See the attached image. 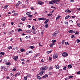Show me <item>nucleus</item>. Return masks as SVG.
I'll list each match as a JSON object with an SVG mask.
<instances>
[{
    "instance_id": "f257e3e1",
    "label": "nucleus",
    "mask_w": 80,
    "mask_h": 80,
    "mask_svg": "<svg viewBox=\"0 0 80 80\" xmlns=\"http://www.w3.org/2000/svg\"><path fill=\"white\" fill-rule=\"evenodd\" d=\"M59 3H60V2H59L58 0H52L50 2L49 4H50L51 5H53L54 3L57 4Z\"/></svg>"
},
{
    "instance_id": "f03ea898",
    "label": "nucleus",
    "mask_w": 80,
    "mask_h": 80,
    "mask_svg": "<svg viewBox=\"0 0 80 80\" xmlns=\"http://www.w3.org/2000/svg\"><path fill=\"white\" fill-rule=\"evenodd\" d=\"M58 34V31H56L52 34V37H56V36H57Z\"/></svg>"
},
{
    "instance_id": "7ed1b4c3",
    "label": "nucleus",
    "mask_w": 80,
    "mask_h": 80,
    "mask_svg": "<svg viewBox=\"0 0 80 80\" xmlns=\"http://www.w3.org/2000/svg\"><path fill=\"white\" fill-rule=\"evenodd\" d=\"M48 69V67L45 66L42 68H40V70H46Z\"/></svg>"
},
{
    "instance_id": "20e7f679",
    "label": "nucleus",
    "mask_w": 80,
    "mask_h": 80,
    "mask_svg": "<svg viewBox=\"0 0 80 80\" xmlns=\"http://www.w3.org/2000/svg\"><path fill=\"white\" fill-rule=\"evenodd\" d=\"M68 55V53L66 52H64L62 53V56L64 57H67Z\"/></svg>"
},
{
    "instance_id": "39448f33",
    "label": "nucleus",
    "mask_w": 80,
    "mask_h": 80,
    "mask_svg": "<svg viewBox=\"0 0 80 80\" xmlns=\"http://www.w3.org/2000/svg\"><path fill=\"white\" fill-rule=\"evenodd\" d=\"M12 58L14 59L15 61H17V59L18 58V56H13L12 57Z\"/></svg>"
},
{
    "instance_id": "423d86ee",
    "label": "nucleus",
    "mask_w": 80,
    "mask_h": 80,
    "mask_svg": "<svg viewBox=\"0 0 80 80\" xmlns=\"http://www.w3.org/2000/svg\"><path fill=\"white\" fill-rule=\"evenodd\" d=\"M53 58H58V56L57 55V54H54V55L53 56Z\"/></svg>"
},
{
    "instance_id": "0eeeda50",
    "label": "nucleus",
    "mask_w": 80,
    "mask_h": 80,
    "mask_svg": "<svg viewBox=\"0 0 80 80\" xmlns=\"http://www.w3.org/2000/svg\"><path fill=\"white\" fill-rule=\"evenodd\" d=\"M46 18H38V20H46Z\"/></svg>"
},
{
    "instance_id": "6e6552de",
    "label": "nucleus",
    "mask_w": 80,
    "mask_h": 80,
    "mask_svg": "<svg viewBox=\"0 0 80 80\" xmlns=\"http://www.w3.org/2000/svg\"><path fill=\"white\" fill-rule=\"evenodd\" d=\"M48 75L47 74H45L42 77V78H46V77H48Z\"/></svg>"
},
{
    "instance_id": "1a4fd4ad",
    "label": "nucleus",
    "mask_w": 80,
    "mask_h": 80,
    "mask_svg": "<svg viewBox=\"0 0 80 80\" xmlns=\"http://www.w3.org/2000/svg\"><path fill=\"white\" fill-rule=\"evenodd\" d=\"M38 4H39V5H42L44 3V2H42L41 1H39L38 2Z\"/></svg>"
},
{
    "instance_id": "9d476101",
    "label": "nucleus",
    "mask_w": 80,
    "mask_h": 80,
    "mask_svg": "<svg viewBox=\"0 0 80 80\" xmlns=\"http://www.w3.org/2000/svg\"><path fill=\"white\" fill-rule=\"evenodd\" d=\"M44 71H41L39 72V75H41V76H42V74L43 73H44Z\"/></svg>"
},
{
    "instance_id": "9b49d317",
    "label": "nucleus",
    "mask_w": 80,
    "mask_h": 80,
    "mask_svg": "<svg viewBox=\"0 0 80 80\" xmlns=\"http://www.w3.org/2000/svg\"><path fill=\"white\" fill-rule=\"evenodd\" d=\"M26 18H26V17H24L22 18L21 20L22 21H25V19H26Z\"/></svg>"
},
{
    "instance_id": "f8f14e48",
    "label": "nucleus",
    "mask_w": 80,
    "mask_h": 80,
    "mask_svg": "<svg viewBox=\"0 0 80 80\" xmlns=\"http://www.w3.org/2000/svg\"><path fill=\"white\" fill-rule=\"evenodd\" d=\"M8 5L7 4L4 6L3 8H4V9H7V8H8Z\"/></svg>"
},
{
    "instance_id": "ddd939ff",
    "label": "nucleus",
    "mask_w": 80,
    "mask_h": 80,
    "mask_svg": "<svg viewBox=\"0 0 80 80\" xmlns=\"http://www.w3.org/2000/svg\"><path fill=\"white\" fill-rule=\"evenodd\" d=\"M65 12L66 13H68H68H71V11L67 9L65 11Z\"/></svg>"
},
{
    "instance_id": "4468645a",
    "label": "nucleus",
    "mask_w": 80,
    "mask_h": 80,
    "mask_svg": "<svg viewBox=\"0 0 80 80\" xmlns=\"http://www.w3.org/2000/svg\"><path fill=\"white\" fill-rule=\"evenodd\" d=\"M32 32V30H28V31H26L27 33H31Z\"/></svg>"
},
{
    "instance_id": "2eb2a0df",
    "label": "nucleus",
    "mask_w": 80,
    "mask_h": 80,
    "mask_svg": "<svg viewBox=\"0 0 80 80\" xmlns=\"http://www.w3.org/2000/svg\"><path fill=\"white\" fill-rule=\"evenodd\" d=\"M8 48L9 50H11V49H12V46H9L8 47Z\"/></svg>"
},
{
    "instance_id": "dca6fc26",
    "label": "nucleus",
    "mask_w": 80,
    "mask_h": 80,
    "mask_svg": "<svg viewBox=\"0 0 80 80\" xmlns=\"http://www.w3.org/2000/svg\"><path fill=\"white\" fill-rule=\"evenodd\" d=\"M11 63L9 62H6V65H11Z\"/></svg>"
},
{
    "instance_id": "f3484780",
    "label": "nucleus",
    "mask_w": 80,
    "mask_h": 80,
    "mask_svg": "<svg viewBox=\"0 0 80 80\" xmlns=\"http://www.w3.org/2000/svg\"><path fill=\"white\" fill-rule=\"evenodd\" d=\"M32 14V12H28L26 13V15H31Z\"/></svg>"
},
{
    "instance_id": "a211bd4d",
    "label": "nucleus",
    "mask_w": 80,
    "mask_h": 80,
    "mask_svg": "<svg viewBox=\"0 0 80 80\" xmlns=\"http://www.w3.org/2000/svg\"><path fill=\"white\" fill-rule=\"evenodd\" d=\"M60 17H61V16H57L56 18V20H58V19L59 18H60Z\"/></svg>"
},
{
    "instance_id": "6ab92c4d",
    "label": "nucleus",
    "mask_w": 80,
    "mask_h": 80,
    "mask_svg": "<svg viewBox=\"0 0 80 80\" xmlns=\"http://www.w3.org/2000/svg\"><path fill=\"white\" fill-rule=\"evenodd\" d=\"M49 20H48V19H47L45 21L44 23H45V24H46V23L48 22Z\"/></svg>"
},
{
    "instance_id": "aec40b11",
    "label": "nucleus",
    "mask_w": 80,
    "mask_h": 80,
    "mask_svg": "<svg viewBox=\"0 0 80 80\" xmlns=\"http://www.w3.org/2000/svg\"><path fill=\"white\" fill-rule=\"evenodd\" d=\"M44 27L45 28H48V23H46Z\"/></svg>"
},
{
    "instance_id": "412c9836",
    "label": "nucleus",
    "mask_w": 80,
    "mask_h": 80,
    "mask_svg": "<svg viewBox=\"0 0 80 80\" xmlns=\"http://www.w3.org/2000/svg\"><path fill=\"white\" fill-rule=\"evenodd\" d=\"M64 42H65V40H63L62 41V42H61L60 44L61 45H63V44H64Z\"/></svg>"
},
{
    "instance_id": "4be33fe9",
    "label": "nucleus",
    "mask_w": 80,
    "mask_h": 80,
    "mask_svg": "<svg viewBox=\"0 0 80 80\" xmlns=\"http://www.w3.org/2000/svg\"><path fill=\"white\" fill-rule=\"evenodd\" d=\"M59 68H60V66L58 65H57L56 66V68L57 70H58V69H59Z\"/></svg>"
},
{
    "instance_id": "5701e85b",
    "label": "nucleus",
    "mask_w": 80,
    "mask_h": 80,
    "mask_svg": "<svg viewBox=\"0 0 80 80\" xmlns=\"http://www.w3.org/2000/svg\"><path fill=\"white\" fill-rule=\"evenodd\" d=\"M68 67L69 68H71L72 67V65H68Z\"/></svg>"
},
{
    "instance_id": "b1692460",
    "label": "nucleus",
    "mask_w": 80,
    "mask_h": 80,
    "mask_svg": "<svg viewBox=\"0 0 80 80\" xmlns=\"http://www.w3.org/2000/svg\"><path fill=\"white\" fill-rule=\"evenodd\" d=\"M54 45H55V44H54V43H53L51 44L50 46V47H53Z\"/></svg>"
},
{
    "instance_id": "393cba45",
    "label": "nucleus",
    "mask_w": 80,
    "mask_h": 80,
    "mask_svg": "<svg viewBox=\"0 0 80 80\" xmlns=\"http://www.w3.org/2000/svg\"><path fill=\"white\" fill-rule=\"evenodd\" d=\"M70 18V16L69 15H68L65 18V19H68V18Z\"/></svg>"
},
{
    "instance_id": "a878e982",
    "label": "nucleus",
    "mask_w": 80,
    "mask_h": 80,
    "mask_svg": "<svg viewBox=\"0 0 80 80\" xmlns=\"http://www.w3.org/2000/svg\"><path fill=\"white\" fill-rule=\"evenodd\" d=\"M22 29L19 28L18 29V32H22Z\"/></svg>"
},
{
    "instance_id": "bb28decb",
    "label": "nucleus",
    "mask_w": 80,
    "mask_h": 80,
    "mask_svg": "<svg viewBox=\"0 0 80 80\" xmlns=\"http://www.w3.org/2000/svg\"><path fill=\"white\" fill-rule=\"evenodd\" d=\"M20 51H21V52H24V51H25V49L22 48V49H21Z\"/></svg>"
},
{
    "instance_id": "cd10ccee",
    "label": "nucleus",
    "mask_w": 80,
    "mask_h": 80,
    "mask_svg": "<svg viewBox=\"0 0 80 80\" xmlns=\"http://www.w3.org/2000/svg\"><path fill=\"white\" fill-rule=\"evenodd\" d=\"M40 54H37L34 57V58H36V57H37L38 56H39V55Z\"/></svg>"
},
{
    "instance_id": "c85d7f7f",
    "label": "nucleus",
    "mask_w": 80,
    "mask_h": 80,
    "mask_svg": "<svg viewBox=\"0 0 80 80\" xmlns=\"http://www.w3.org/2000/svg\"><path fill=\"white\" fill-rule=\"evenodd\" d=\"M0 54L2 55H5V53L3 52H0Z\"/></svg>"
},
{
    "instance_id": "c756f323",
    "label": "nucleus",
    "mask_w": 80,
    "mask_h": 80,
    "mask_svg": "<svg viewBox=\"0 0 80 80\" xmlns=\"http://www.w3.org/2000/svg\"><path fill=\"white\" fill-rule=\"evenodd\" d=\"M65 44L66 45H69V43L68 42H65Z\"/></svg>"
},
{
    "instance_id": "7c9ffc66",
    "label": "nucleus",
    "mask_w": 80,
    "mask_h": 80,
    "mask_svg": "<svg viewBox=\"0 0 80 80\" xmlns=\"http://www.w3.org/2000/svg\"><path fill=\"white\" fill-rule=\"evenodd\" d=\"M37 78L38 80H40V79H41V77L40 76L37 77Z\"/></svg>"
},
{
    "instance_id": "2f4dec72",
    "label": "nucleus",
    "mask_w": 80,
    "mask_h": 80,
    "mask_svg": "<svg viewBox=\"0 0 80 80\" xmlns=\"http://www.w3.org/2000/svg\"><path fill=\"white\" fill-rule=\"evenodd\" d=\"M68 32L69 33H73V30H70L68 31Z\"/></svg>"
},
{
    "instance_id": "473e14b6",
    "label": "nucleus",
    "mask_w": 80,
    "mask_h": 80,
    "mask_svg": "<svg viewBox=\"0 0 80 80\" xmlns=\"http://www.w3.org/2000/svg\"><path fill=\"white\" fill-rule=\"evenodd\" d=\"M57 42V40H52V42L53 43H54L55 42Z\"/></svg>"
},
{
    "instance_id": "72a5a7b5",
    "label": "nucleus",
    "mask_w": 80,
    "mask_h": 80,
    "mask_svg": "<svg viewBox=\"0 0 80 80\" xmlns=\"http://www.w3.org/2000/svg\"><path fill=\"white\" fill-rule=\"evenodd\" d=\"M24 80H27V77H25L24 78Z\"/></svg>"
},
{
    "instance_id": "f704fd0d",
    "label": "nucleus",
    "mask_w": 80,
    "mask_h": 80,
    "mask_svg": "<svg viewBox=\"0 0 80 80\" xmlns=\"http://www.w3.org/2000/svg\"><path fill=\"white\" fill-rule=\"evenodd\" d=\"M76 41L77 42V43H80V40H79L78 39H77V40Z\"/></svg>"
},
{
    "instance_id": "c9c22d12",
    "label": "nucleus",
    "mask_w": 80,
    "mask_h": 80,
    "mask_svg": "<svg viewBox=\"0 0 80 80\" xmlns=\"http://www.w3.org/2000/svg\"><path fill=\"white\" fill-rule=\"evenodd\" d=\"M15 49H16V47H15V46H14L13 47V48H12V50H15Z\"/></svg>"
},
{
    "instance_id": "e433bc0d",
    "label": "nucleus",
    "mask_w": 80,
    "mask_h": 80,
    "mask_svg": "<svg viewBox=\"0 0 80 80\" xmlns=\"http://www.w3.org/2000/svg\"><path fill=\"white\" fill-rule=\"evenodd\" d=\"M52 69H53V68H52V67H50L49 68V70H52Z\"/></svg>"
},
{
    "instance_id": "4c0bfd02",
    "label": "nucleus",
    "mask_w": 80,
    "mask_h": 80,
    "mask_svg": "<svg viewBox=\"0 0 80 80\" xmlns=\"http://www.w3.org/2000/svg\"><path fill=\"white\" fill-rule=\"evenodd\" d=\"M30 48H31V49H33L34 48V47L33 46H30L29 47Z\"/></svg>"
},
{
    "instance_id": "58836bf2",
    "label": "nucleus",
    "mask_w": 80,
    "mask_h": 80,
    "mask_svg": "<svg viewBox=\"0 0 80 80\" xmlns=\"http://www.w3.org/2000/svg\"><path fill=\"white\" fill-rule=\"evenodd\" d=\"M32 29L33 30V31H35V27H34V26L32 27Z\"/></svg>"
},
{
    "instance_id": "ea45409f",
    "label": "nucleus",
    "mask_w": 80,
    "mask_h": 80,
    "mask_svg": "<svg viewBox=\"0 0 80 80\" xmlns=\"http://www.w3.org/2000/svg\"><path fill=\"white\" fill-rule=\"evenodd\" d=\"M43 32H44V30L42 31L41 33V35H43Z\"/></svg>"
},
{
    "instance_id": "a19ab883",
    "label": "nucleus",
    "mask_w": 80,
    "mask_h": 80,
    "mask_svg": "<svg viewBox=\"0 0 80 80\" xmlns=\"http://www.w3.org/2000/svg\"><path fill=\"white\" fill-rule=\"evenodd\" d=\"M69 22H70V23H73V21H72V20H69Z\"/></svg>"
},
{
    "instance_id": "79ce46f5",
    "label": "nucleus",
    "mask_w": 80,
    "mask_h": 80,
    "mask_svg": "<svg viewBox=\"0 0 80 80\" xmlns=\"http://www.w3.org/2000/svg\"><path fill=\"white\" fill-rule=\"evenodd\" d=\"M63 70L65 71L66 70H67V67H64L63 68Z\"/></svg>"
},
{
    "instance_id": "37998d69",
    "label": "nucleus",
    "mask_w": 80,
    "mask_h": 80,
    "mask_svg": "<svg viewBox=\"0 0 80 80\" xmlns=\"http://www.w3.org/2000/svg\"><path fill=\"white\" fill-rule=\"evenodd\" d=\"M64 23H65V24H66V25H68V22H64Z\"/></svg>"
},
{
    "instance_id": "c03bdc74",
    "label": "nucleus",
    "mask_w": 80,
    "mask_h": 80,
    "mask_svg": "<svg viewBox=\"0 0 80 80\" xmlns=\"http://www.w3.org/2000/svg\"><path fill=\"white\" fill-rule=\"evenodd\" d=\"M28 3V0H26V2H25V3L26 4H27Z\"/></svg>"
},
{
    "instance_id": "a18cd8bd",
    "label": "nucleus",
    "mask_w": 80,
    "mask_h": 80,
    "mask_svg": "<svg viewBox=\"0 0 80 80\" xmlns=\"http://www.w3.org/2000/svg\"><path fill=\"white\" fill-rule=\"evenodd\" d=\"M51 15H52V14H48V16H49V17H50Z\"/></svg>"
},
{
    "instance_id": "49530a36",
    "label": "nucleus",
    "mask_w": 80,
    "mask_h": 80,
    "mask_svg": "<svg viewBox=\"0 0 80 80\" xmlns=\"http://www.w3.org/2000/svg\"><path fill=\"white\" fill-rule=\"evenodd\" d=\"M73 77V76H69V78H72Z\"/></svg>"
},
{
    "instance_id": "de8ad7c7",
    "label": "nucleus",
    "mask_w": 80,
    "mask_h": 80,
    "mask_svg": "<svg viewBox=\"0 0 80 80\" xmlns=\"http://www.w3.org/2000/svg\"><path fill=\"white\" fill-rule=\"evenodd\" d=\"M71 38H75V36H74L73 35H72L71 36Z\"/></svg>"
},
{
    "instance_id": "09e8293b",
    "label": "nucleus",
    "mask_w": 80,
    "mask_h": 80,
    "mask_svg": "<svg viewBox=\"0 0 80 80\" xmlns=\"http://www.w3.org/2000/svg\"><path fill=\"white\" fill-rule=\"evenodd\" d=\"M16 69H15V68H14L12 70V71L13 72H15V71H16Z\"/></svg>"
},
{
    "instance_id": "8fccbe9b",
    "label": "nucleus",
    "mask_w": 80,
    "mask_h": 80,
    "mask_svg": "<svg viewBox=\"0 0 80 80\" xmlns=\"http://www.w3.org/2000/svg\"><path fill=\"white\" fill-rule=\"evenodd\" d=\"M28 17H30V18H31V17H33V15H28Z\"/></svg>"
},
{
    "instance_id": "3c124183",
    "label": "nucleus",
    "mask_w": 80,
    "mask_h": 80,
    "mask_svg": "<svg viewBox=\"0 0 80 80\" xmlns=\"http://www.w3.org/2000/svg\"><path fill=\"white\" fill-rule=\"evenodd\" d=\"M27 77H31V75L28 74L27 75Z\"/></svg>"
},
{
    "instance_id": "603ef678",
    "label": "nucleus",
    "mask_w": 80,
    "mask_h": 80,
    "mask_svg": "<svg viewBox=\"0 0 80 80\" xmlns=\"http://www.w3.org/2000/svg\"><path fill=\"white\" fill-rule=\"evenodd\" d=\"M28 28H30L31 27V26L30 25H28Z\"/></svg>"
},
{
    "instance_id": "864d4df0",
    "label": "nucleus",
    "mask_w": 80,
    "mask_h": 80,
    "mask_svg": "<svg viewBox=\"0 0 80 80\" xmlns=\"http://www.w3.org/2000/svg\"><path fill=\"white\" fill-rule=\"evenodd\" d=\"M78 33H79V32H77V31L76 32L75 34H76V35H78Z\"/></svg>"
},
{
    "instance_id": "5fc2aeb1",
    "label": "nucleus",
    "mask_w": 80,
    "mask_h": 80,
    "mask_svg": "<svg viewBox=\"0 0 80 80\" xmlns=\"http://www.w3.org/2000/svg\"><path fill=\"white\" fill-rule=\"evenodd\" d=\"M21 60L22 61V62H25V60L23 59H22Z\"/></svg>"
},
{
    "instance_id": "6e6d98bb",
    "label": "nucleus",
    "mask_w": 80,
    "mask_h": 80,
    "mask_svg": "<svg viewBox=\"0 0 80 80\" xmlns=\"http://www.w3.org/2000/svg\"><path fill=\"white\" fill-rule=\"evenodd\" d=\"M16 7H18V6H19V4L18 3L16 4Z\"/></svg>"
},
{
    "instance_id": "4d7b16f0",
    "label": "nucleus",
    "mask_w": 80,
    "mask_h": 80,
    "mask_svg": "<svg viewBox=\"0 0 80 80\" xmlns=\"http://www.w3.org/2000/svg\"><path fill=\"white\" fill-rule=\"evenodd\" d=\"M32 33L34 34H36V33H37V32H34V31H33Z\"/></svg>"
},
{
    "instance_id": "13d9d810",
    "label": "nucleus",
    "mask_w": 80,
    "mask_h": 80,
    "mask_svg": "<svg viewBox=\"0 0 80 80\" xmlns=\"http://www.w3.org/2000/svg\"><path fill=\"white\" fill-rule=\"evenodd\" d=\"M77 74H78V75L80 74V71H78V72Z\"/></svg>"
},
{
    "instance_id": "bf43d9fd",
    "label": "nucleus",
    "mask_w": 80,
    "mask_h": 80,
    "mask_svg": "<svg viewBox=\"0 0 80 80\" xmlns=\"http://www.w3.org/2000/svg\"><path fill=\"white\" fill-rule=\"evenodd\" d=\"M77 25L78 27H80V24L79 23H78Z\"/></svg>"
},
{
    "instance_id": "052dcab7",
    "label": "nucleus",
    "mask_w": 80,
    "mask_h": 80,
    "mask_svg": "<svg viewBox=\"0 0 80 80\" xmlns=\"http://www.w3.org/2000/svg\"><path fill=\"white\" fill-rule=\"evenodd\" d=\"M51 8H55V7H54L53 6H51Z\"/></svg>"
},
{
    "instance_id": "680f3d73",
    "label": "nucleus",
    "mask_w": 80,
    "mask_h": 80,
    "mask_svg": "<svg viewBox=\"0 0 80 80\" xmlns=\"http://www.w3.org/2000/svg\"><path fill=\"white\" fill-rule=\"evenodd\" d=\"M62 70H62V69H59V72H62Z\"/></svg>"
},
{
    "instance_id": "e2e57ef3",
    "label": "nucleus",
    "mask_w": 80,
    "mask_h": 80,
    "mask_svg": "<svg viewBox=\"0 0 80 80\" xmlns=\"http://www.w3.org/2000/svg\"><path fill=\"white\" fill-rule=\"evenodd\" d=\"M29 52L30 53H33L32 51H29Z\"/></svg>"
},
{
    "instance_id": "0e129e2a",
    "label": "nucleus",
    "mask_w": 80,
    "mask_h": 80,
    "mask_svg": "<svg viewBox=\"0 0 80 80\" xmlns=\"http://www.w3.org/2000/svg\"><path fill=\"white\" fill-rule=\"evenodd\" d=\"M52 75V72H49V75Z\"/></svg>"
},
{
    "instance_id": "69168bd1",
    "label": "nucleus",
    "mask_w": 80,
    "mask_h": 80,
    "mask_svg": "<svg viewBox=\"0 0 80 80\" xmlns=\"http://www.w3.org/2000/svg\"><path fill=\"white\" fill-rule=\"evenodd\" d=\"M35 71V69H32L31 70V72H33V71Z\"/></svg>"
},
{
    "instance_id": "338daca9",
    "label": "nucleus",
    "mask_w": 80,
    "mask_h": 80,
    "mask_svg": "<svg viewBox=\"0 0 80 80\" xmlns=\"http://www.w3.org/2000/svg\"><path fill=\"white\" fill-rule=\"evenodd\" d=\"M17 75H20V72H18V73H17Z\"/></svg>"
},
{
    "instance_id": "774afa93",
    "label": "nucleus",
    "mask_w": 80,
    "mask_h": 80,
    "mask_svg": "<svg viewBox=\"0 0 80 80\" xmlns=\"http://www.w3.org/2000/svg\"><path fill=\"white\" fill-rule=\"evenodd\" d=\"M77 10H79V11H80V8H78Z\"/></svg>"
}]
</instances>
